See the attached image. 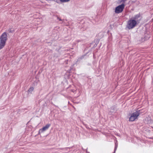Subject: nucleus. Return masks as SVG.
I'll list each match as a JSON object with an SVG mask.
<instances>
[{"mask_svg":"<svg viewBox=\"0 0 153 153\" xmlns=\"http://www.w3.org/2000/svg\"><path fill=\"white\" fill-rule=\"evenodd\" d=\"M137 23V22L134 19H131L128 22L127 27L129 29H132L136 26Z\"/></svg>","mask_w":153,"mask_h":153,"instance_id":"1","label":"nucleus"},{"mask_svg":"<svg viewBox=\"0 0 153 153\" xmlns=\"http://www.w3.org/2000/svg\"><path fill=\"white\" fill-rule=\"evenodd\" d=\"M140 113L138 111H136L132 114L129 118L130 121H133L137 119L138 117L139 116Z\"/></svg>","mask_w":153,"mask_h":153,"instance_id":"2","label":"nucleus"},{"mask_svg":"<svg viewBox=\"0 0 153 153\" xmlns=\"http://www.w3.org/2000/svg\"><path fill=\"white\" fill-rule=\"evenodd\" d=\"M125 5L122 4L117 7L115 9V12L116 13H119L122 12L124 7Z\"/></svg>","mask_w":153,"mask_h":153,"instance_id":"3","label":"nucleus"},{"mask_svg":"<svg viewBox=\"0 0 153 153\" xmlns=\"http://www.w3.org/2000/svg\"><path fill=\"white\" fill-rule=\"evenodd\" d=\"M50 124H47L46 126L43 127L42 128L39 129V134H40L41 133L43 132L44 131L47 130L50 126Z\"/></svg>","mask_w":153,"mask_h":153,"instance_id":"4","label":"nucleus"},{"mask_svg":"<svg viewBox=\"0 0 153 153\" xmlns=\"http://www.w3.org/2000/svg\"><path fill=\"white\" fill-rule=\"evenodd\" d=\"M0 39L6 42L7 39V33L6 32L3 33L0 36Z\"/></svg>","mask_w":153,"mask_h":153,"instance_id":"5","label":"nucleus"},{"mask_svg":"<svg viewBox=\"0 0 153 153\" xmlns=\"http://www.w3.org/2000/svg\"><path fill=\"white\" fill-rule=\"evenodd\" d=\"M5 44L0 42V50L3 48L5 46Z\"/></svg>","mask_w":153,"mask_h":153,"instance_id":"6","label":"nucleus"},{"mask_svg":"<svg viewBox=\"0 0 153 153\" xmlns=\"http://www.w3.org/2000/svg\"><path fill=\"white\" fill-rule=\"evenodd\" d=\"M34 88L33 87H30L28 90V92H31L33 90Z\"/></svg>","mask_w":153,"mask_h":153,"instance_id":"7","label":"nucleus"},{"mask_svg":"<svg viewBox=\"0 0 153 153\" xmlns=\"http://www.w3.org/2000/svg\"><path fill=\"white\" fill-rule=\"evenodd\" d=\"M70 0H60V1L62 2H68Z\"/></svg>","mask_w":153,"mask_h":153,"instance_id":"8","label":"nucleus"},{"mask_svg":"<svg viewBox=\"0 0 153 153\" xmlns=\"http://www.w3.org/2000/svg\"><path fill=\"white\" fill-rule=\"evenodd\" d=\"M0 42L1 43H3V44H6V42L4 41V40H1V39H0Z\"/></svg>","mask_w":153,"mask_h":153,"instance_id":"9","label":"nucleus"},{"mask_svg":"<svg viewBox=\"0 0 153 153\" xmlns=\"http://www.w3.org/2000/svg\"><path fill=\"white\" fill-rule=\"evenodd\" d=\"M139 17V16L137 15L135 16V17L134 18V19H137Z\"/></svg>","mask_w":153,"mask_h":153,"instance_id":"10","label":"nucleus"},{"mask_svg":"<svg viewBox=\"0 0 153 153\" xmlns=\"http://www.w3.org/2000/svg\"><path fill=\"white\" fill-rule=\"evenodd\" d=\"M9 31L10 32H11V33H12V32H13V30L12 31V30H11V29H9Z\"/></svg>","mask_w":153,"mask_h":153,"instance_id":"11","label":"nucleus"},{"mask_svg":"<svg viewBox=\"0 0 153 153\" xmlns=\"http://www.w3.org/2000/svg\"><path fill=\"white\" fill-rule=\"evenodd\" d=\"M58 19H59V20H61L60 19H59V18H58Z\"/></svg>","mask_w":153,"mask_h":153,"instance_id":"12","label":"nucleus"}]
</instances>
